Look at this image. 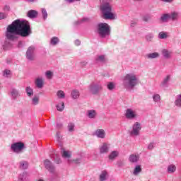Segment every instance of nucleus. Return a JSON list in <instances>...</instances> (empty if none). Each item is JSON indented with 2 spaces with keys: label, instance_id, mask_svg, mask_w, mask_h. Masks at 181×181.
I'll use <instances>...</instances> for the list:
<instances>
[{
  "label": "nucleus",
  "instance_id": "nucleus-33",
  "mask_svg": "<svg viewBox=\"0 0 181 181\" xmlns=\"http://www.w3.org/2000/svg\"><path fill=\"white\" fill-rule=\"evenodd\" d=\"M90 22V19L88 18H83L81 20L76 21L74 23L75 25H81V23H86Z\"/></svg>",
  "mask_w": 181,
  "mask_h": 181
},
{
  "label": "nucleus",
  "instance_id": "nucleus-59",
  "mask_svg": "<svg viewBox=\"0 0 181 181\" xmlns=\"http://www.w3.org/2000/svg\"><path fill=\"white\" fill-rule=\"evenodd\" d=\"M67 2H69V4H71V2H75V1H81V0H66Z\"/></svg>",
  "mask_w": 181,
  "mask_h": 181
},
{
  "label": "nucleus",
  "instance_id": "nucleus-3",
  "mask_svg": "<svg viewBox=\"0 0 181 181\" xmlns=\"http://www.w3.org/2000/svg\"><path fill=\"white\" fill-rule=\"evenodd\" d=\"M139 84V78L135 73L127 74L122 79V86L127 91L135 90V87Z\"/></svg>",
  "mask_w": 181,
  "mask_h": 181
},
{
  "label": "nucleus",
  "instance_id": "nucleus-53",
  "mask_svg": "<svg viewBox=\"0 0 181 181\" xmlns=\"http://www.w3.org/2000/svg\"><path fill=\"white\" fill-rule=\"evenodd\" d=\"M6 13H0V21H2V19H6Z\"/></svg>",
  "mask_w": 181,
  "mask_h": 181
},
{
  "label": "nucleus",
  "instance_id": "nucleus-30",
  "mask_svg": "<svg viewBox=\"0 0 181 181\" xmlns=\"http://www.w3.org/2000/svg\"><path fill=\"white\" fill-rule=\"evenodd\" d=\"M146 57L150 59H158V57H159V53L158 52L148 53L146 55Z\"/></svg>",
  "mask_w": 181,
  "mask_h": 181
},
{
  "label": "nucleus",
  "instance_id": "nucleus-36",
  "mask_svg": "<svg viewBox=\"0 0 181 181\" xmlns=\"http://www.w3.org/2000/svg\"><path fill=\"white\" fill-rule=\"evenodd\" d=\"M25 92L27 93L28 97H32V95H33V89L30 88V86H27L25 88Z\"/></svg>",
  "mask_w": 181,
  "mask_h": 181
},
{
  "label": "nucleus",
  "instance_id": "nucleus-52",
  "mask_svg": "<svg viewBox=\"0 0 181 181\" xmlns=\"http://www.w3.org/2000/svg\"><path fill=\"white\" fill-rule=\"evenodd\" d=\"M55 163L59 165V163H62V160L60 159V157H55L54 159Z\"/></svg>",
  "mask_w": 181,
  "mask_h": 181
},
{
  "label": "nucleus",
  "instance_id": "nucleus-40",
  "mask_svg": "<svg viewBox=\"0 0 181 181\" xmlns=\"http://www.w3.org/2000/svg\"><path fill=\"white\" fill-rule=\"evenodd\" d=\"M159 39H167L168 38V33L166 32H160L158 34Z\"/></svg>",
  "mask_w": 181,
  "mask_h": 181
},
{
  "label": "nucleus",
  "instance_id": "nucleus-34",
  "mask_svg": "<svg viewBox=\"0 0 181 181\" xmlns=\"http://www.w3.org/2000/svg\"><path fill=\"white\" fill-rule=\"evenodd\" d=\"M59 42H60V40L59 39V37H53L52 38H51L50 45H52V46H56V45H57Z\"/></svg>",
  "mask_w": 181,
  "mask_h": 181
},
{
  "label": "nucleus",
  "instance_id": "nucleus-49",
  "mask_svg": "<svg viewBox=\"0 0 181 181\" xmlns=\"http://www.w3.org/2000/svg\"><path fill=\"white\" fill-rule=\"evenodd\" d=\"M3 76L4 77H6V78L9 77V76H11V71L8 69L4 70Z\"/></svg>",
  "mask_w": 181,
  "mask_h": 181
},
{
  "label": "nucleus",
  "instance_id": "nucleus-6",
  "mask_svg": "<svg viewBox=\"0 0 181 181\" xmlns=\"http://www.w3.org/2000/svg\"><path fill=\"white\" fill-rule=\"evenodd\" d=\"M88 91L93 95H97L100 91H103V84L101 82H92L88 86Z\"/></svg>",
  "mask_w": 181,
  "mask_h": 181
},
{
  "label": "nucleus",
  "instance_id": "nucleus-4",
  "mask_svg": "<svg viewBox=\"0 0 181 181\" xmlns=\"http://www.w3.org/2000/svg\"><path fill=\"white\" fill-rule=\"evenodd\" d=\"M96 32L101 39H105L111 35V30L110 25L107 23H100L97 25Z\"/></svg>",
  "mask_w": 181,
  "mask_h": 181
},
{
  "label": "nucleus",
  "instance_id": "nucleus-55",
  "mask_svg": "<svg viewBox=\"0 0 181 181\" xmlns=\"http://www.w3.org/2000/svg\"><path fill=\"white\" fill-rule=\"evenodd\" d=\"M137 22L136 21H132L131 23V27L134 28V26H135V25H136Z\"/></svg>",
  "mask_w": 181,
  "mask_h": 181
},
{
  "label": "nucleus",
  "instance_id": "nucleus-7",
  "mask_svg": "<svg viewBox=\"0 0 181 181\" xmlns=\"http://www.w3.org/2000/svg\"><path fill=\"white\" fill-rule=\"evenodd\" d=\"M25 57L27 60L33 62L36 59V47L34 45L30 46L26 51Z\"/></svg>",
  "mask_w": 181,
  "mask_h": 181
},
{
  "label": "nucleus",
  "instance_id": "nucleus-28",
  "mask_svg": "<svg viewBox=\"0 0 181 181\" xmlns=\"http://www.w3.org/2000/svg\"><path fill=\"white\" fill-rule=\"evenodd\" d=\"M62 158H65L66 159H70L71 158V153L70 151H67L64 149L62 151Z\"/></svg>",
  "mask_w": 181,
  "mask_h": 181
},
{
  "label": "nucleus",
  "instance_id": "nucleus-5",
  "mask_svg": "<svg viewBox=\"0 0 181 181\" xmlns=\"http://www.w3.org/2000/svg\"><path fill=\"white\" fill-rule=\"evenodd\" d=\"M44 165L46 170H48L49 173H52L51 180H57V179H59V173L56 172V168L53 163L49 160H45L44 161Z\"/></svg>",
  "mask_w": 181,
  "mask_h": 181
},
{
  "label": "nucleus",
  "instance_id": "nucleus-46",
  "mask_svg": "<svg viewBox=\"0 0 181 181\" xmlns=\"http://www.w3.org/2000/svg\"><path fill=\"white\" fill-rule=\"evenodd\" d=\"M153 39V35L152 33H148L146 35V40L147 42H152Z\"/></svg>",
  "mask_w": 181,
  "mask_h": 181
},
{
  "label": "nucleus",
  "instance_id": "nucleus-44",
  "mask_svg": "<svg viewBox=\"0 0 181 181\" xmlns=\"http://www.w3.org/2000/svg\"><path fill=\"white\" fill-rule=\"evenodd\" d=\"M168 19H170L169 14H164L160 17V21H162V22H168Z\"/></svg>",
  "mask_w": 181,
  "mask_h": 181
},
{
  "label": "nucleus",
  "instance_id": "nucleus-10",
  "mask_svg": "<svg viewBox=\"0 0 181 181\" xmlns=\"http://www.w3.org/2000/svg\"><path fill=\"white\" fill-rule=\"evenodd\" d=\"M124 116L127 119H135L138 117V115H136V112L132 108H127Z\"/></svg>",
  "mask_w": 181,
  "mask_h": 181
},
{
  "label": "nucleus",
  "instance_id": "nucleus-50",
  "mask_svg": "<svg viewBox=\"0 0 181 181\" xmlns=\"http://www.w3.org/2000/svg\"><path fill=\"white\" fill-rule=\"evenodd\" d=\"M63 138V136L60 134V132H57V141L58 142H62V139Z\"/></svg>",
  "mask_w": 181,
  "mask_h": 181
},
{
  "label": "nucleus",
  "instance_id": "nucleus-29",
  "mask_svg": "<svg viewBox=\"0 0 181 181\" xmlns=\"http://www.w3.org/2000/svg\"><path fill=\"white\" fill-rule=\"evenodd\" d=\"M107 177H108V173L107 171L104 170L102 171V173L100 175L99 180L100 181H105L107 180Z\"/></svg>",
  "mask_w": 181,
  "mask_h": 181
},
{
  "label": "nucleus",
  "instance_id": "nucleus-41",
  "mask_svg": "<svg viewBox=\"0 0 181 181\" xmlns=\"http://www.w3.org/2000/svg\"><path fill=\"white\" fill-rule=\"evenodd\" d=\"M31 104L32 105H37V104H39V97L35 96L31 100Z\"/></svg>",
  "mask_w": 181,
  "mask_h": 181
},
{
  "label": "nucleus",
  "instance_id": "nucleus-51",
  "mask_svg": "<svg viewBox=\"0 0 181 181\" xmlns=\"http://www.w3.org/2000/svg\"><path fill=\"white\" fill-rule=\"evenodd\" d=\"M116 165L118 166V168H122V166H124V162L121 160H117Z\"/></svg>",
  "mask_w": 181,
  "mask_h": 181
},
{
  "label": "nucleus",
  "instance_id": "nucleus-27",
  "mask_svg": "<svg viewBox=\"0 0 181 181\" xmlns=\"http://www.w3.org/2000/svg\"><path fill=\"white\" fill-rule=\"evenodd\" d=\"M174 104L176 107H179L180 108L181 107V94L176 95Z\"/></svg>",
  "mask_w": 181,
  "mask_h": 181
},
{
  "label": "nucleus",
  "instance_id": "nucleus-48",
  "mask_svg": "<svg viewBox=\"0 0 181 181\" xmlns=\"http://www.w3.org/2000/svg\"><path fill=\"white\" fill-rule=\"evenodd\" d=\"M170 19H172V21H176L177 19V13H172L171 14H169Z\"/></svg>",
  "mask_w": 181,
  "mask_h": 181
},
{
  "label": "nucleus",
  "instance_id": "nucleus-19",
  "mask_svg": "<svg viewBox=\"0 0 181 181\" xmlns=\"http://www.w3.org/2000/svg\"><path fill=\"white\" fill-rule=\"evenodd\" d=\"M86 117L90 119H95V118H97V111L95 110H87Z\"/></svg>",
  "mask_w": 181,
  "mask_h": 181
},
{
  "label": "nucleus",
  "instance_id": "nucleus-2",
  "mask_svg": "<svg viewBox=\"0 0 181 181\" xmlns=\"http://www.w3.org/2000/svg\"><path fill=\"white\" fill-rule=\"evenodd\" d=\"M112 0H100V11L103 19L115 21L117 13L112 12V6L110 4Z\"/></svg>",
  "mask_w": 181,
  "mask_h": 181
},
{
  "label": "nucleus",
  "instance_id": "nucleus-62",
  "mask_svg": "<svg viewBox=\"0 0 181 181\" xmlns=\"http://www.w3.org/2000/svg\"><path fill=\"white\" fill-rule=\"evenodd\" d=\"M1 88H2V86H1V84H0V90H1Z\"/></svg>",
  "mask_w": 181,
  "mask_h": 181
},
{
  "label": "nucleus",
  "instance_id": "nucleus-18",
  "mask_svg": "<svg viewBox=\"0 0 181 181\" xmlns=\"http://www.w3.org/2000/svg\"><path fill=\"white\" fill-rule=\"evenodd\" d=\"M18 181H29V173L23 172L18 175Z\"/></svg>",
  "mask_w": 181,
  "mask_h": 181
},
{
  "label": "nucleus",
  "instance_id": "nucleus-16",
  "mask_svg": "<svg viewBox=\"0 0 181 181\" xmlns=\"http://www.w3.org/2000/svg\"><path fill=\"white\" fill-rule=\"evenodd\" d=\"M100 153H108L110 151V144L107 143H103L99 148Z\"/></svg>",
  "mask_w": 181,
  "mask_h": 181
},
{
  "label": "nucleus",
  "instance_id": "nucleus-12",
  "mask_svg": "<svg viewBox=\"0 0 181 181\" xmlns=\"http://www.w3.org/2000/svg\"><path fill=\"white\" fill-rule=\"evenodd\" d=\"M171 78H172V76L170 75L165 76L160 83V88H168V87H169V82L170 81Z\"/></svg>",
  "mask_w": 181,
  "mask_h": 181
},
{
  "label": "nucleus",
  "instance_id": "nucleus-8",
  "mask_svg": "<svg viewBox=\"0 0 181 181\" xmlns=\"http://www.w3.org/2000/svg\"><path fill=\"white\" fill-rule=\"evenodd\" d=\"M11 149L15 153H22L24 149H26V146L23 142L19 141L11 144Z\"/></svg>",
  "mask_w": 181,
  "mask_h": 181
},
{
  "label": "nucleus",
  "instance_id": "nucleus-11",
  "mask_svg": "<svg viewBox=\"0 0 181 181\" xmlns=\"http://www.w3.org/2000/svg\"><path fill=\"white\" fill-rule=\"evenodd\" d=\"M83 160H84V155H83V153H78L77 158L74 159H68V163L80 165V163H83Z\"/></svg>",
  "mask_w": 181,
  "mask_h": 181
},
{
  "label": "nucleus",
  "instance_id": "nucleus-45",
  "mask_svg": "<svg viewBox=\"0 0 181 181\" xmlns=\"http://www.w3.org/2000/svg\"><path fill=\"white\" fill-rule=\"evenodd\" d=\"M151 21V16L150 15H144L142 16V21L143 22H149Z\"/></svg>",
  "mask_w": 181,
  "mask_h": 181
},
{
  "label": "nucleus",
  "instance_id": "nucleus-47",
  "mask_svg": "<svg viewBox=\"0 0 181 181\" xmlns=\"http://www.w3.org/2000/svg\"><path fill=\"white\" fill-rule=\"evenodd\" d=\"M155 146H156V144L155 142H151L148 144L147 149H148V151H152V149H153Z\"/></svg>",
  "mask_w": 181,
  "mask_h": 181
},
{
  "label": "nucleus",
  "instance_id": "nucleus-21",
  "mask_svg": "<svg viewBox=\"0 0 181 181\" xmlns=\"http://www.w3.org/2000/svg\"><path fill=\"white\" fill-rule=\"evenodd\" d=\"M139 158L138 154H131L129 156V162H130V163H137L139 162Z\"/></svg>",
  "mask_w": 181,
  "mask_h": 181
},
{
  "label": "nucleus",
  "instance_id": "nucleus-22",
  "mask_svg": "<svg viewBox=\"0 0 181 181\" xmlns=\"http://www.w3.org/2000/svg\"><path fill=\"white\" fill-rule=\"evenodd\" d=\"M177 168L175 164H170L167 166V173L169 175H173L177 170Z\"/></svg>",
  "mask_w": 181,
  "mask_h": 181
},
{
  "label": "nucleus",
  "instance_id": "nucleus-39",
  "mask_svg": "<svg viewBox=\"0 0 181 181\" xmlns=\"http://www.w3.org/2000/svg\"><path fill=\"white\" fill-rule=\"evenodd\" d=\"M53 71H47L45 72V77L48 79V80H52L53 78Z\"/></svg>",
  "mask_w": 181,
  "mask_h": 181
},
{
  "label": "nucleus",
  "instance_id": "nucleus-25",
  "mask_svg": "<svg viewBox=\"0 0 181 181\" xmlns=\"http://www.w3.org/2000/svg\"><path fill=\"white\" fill-rule=\"evenodd\" d=\"M27 16L30 19H35V18L37 16V11L35 10H30L27 13Z\"/></svg>",
  "mask_w": 181,
  "mask_h": 181
},
{
  "label": "nucleus",
  "instance_id": "nucleus-1",
  "mask_svg": "<svg viewBox=\"0 0 181 181\" xmlns=\"http://www.w3.org/2000/svg\"><path fill=\"white\" fill-rule=\"evenodd\" d=\"M17 35H20L23 37H28V36L32 35L29 22L17 19L8 25L6 31V37L8 40H15V39L18 38L16 37Z\"/></svg>",
  "mask_w": 181,
  "mask_h": 181
},
{
  "label": "nucleus",
  "instance_id": "nucleus-61",
  "mask_svg": "<svg viewBox=\"0 0 181 181\" xmlns=\"http://www.w3.org/2000/svg\"><path fill=\"white\" fill-rule=\"evenodd\" d=\"M22 45H23L22 42L19 41L18 45V47H22Z\"/></svg>",
  "mask_w": 181,
  "mask_h": 181
},
{
  "label": "nucleus",
  "instance_id": "nucleus-13",
  "mask_svg": "<svg viewBox=\"0 0 181 181\" xmlns=\"http://www.w3.org/2000/svg\"><path fill=\"white\" fill-rule=\"evenodd\" d=\"M95 136L97 138H100V139H105V136H107V134L105 133V130L103 129H98L94 132Z\"/></svg>",
  "mask_w": 181,
  "mask_h": 181
},
{
  "label": "nucleus",
  "instance_id": "nucleus-43",
  "mask_svg": "<svg viewBox=\"0 0 181 181\" xmlns=\"http://www.w3.org/2000/svg\"><path fill=\"white\" fill-rule=\"evenodd\" d=\"M41 12L43 20L46 21L47 19V11H46V8H42Z\"/></svg>",
  "mask_w": 181,
  "mask_h": 181
},
{
  "label": "nucleus",
  "instance_id": "nucleus-14",
  "mask_svg": "<svg viewBox=\"0 0 181 181\" xmlns=\"http://www.w3.org/2000/svg\"><path fill=\"white\" fill-rule=\"evenodd\" d=\"M35 84L37 88L42 89L45 86V81L43 80V77L38 76L35 80Z\"/></svg>",
  "mask_w": 181,
  "mask_h": 181
},
{
  "label": "nucleus",
  "instance_id": "nucleus-15",
  "mask_svg": "<svg viewBox=\"0 0 181 181\" xmlns=\"http://www.w3.org/2000/svg\"><path fill=\"white\" fill-rule=\"evenodd\" d=\"M10 93L12 100H18L21 96V91L15 88H12Z\"/></svg>",
  "mask_w": 181,
  "mask_h": 181
},
{
  "label": "nucleus",
  "instance_id": "nucleus-56",
  "mask_svg": "<svg viewBox=\"0 0 181 181\" xmlns=\"http://www.w3.org/2000/svg\"><path fill=\"white\" fill-rule=\"evenodd\" d=\"M36 1L37 0H26V1L28 2L29 4H33V2H36Z\"/></svg>",
  "mask_w": 181,
  "mask_h": 181
},
{
  "label": "nucleus",
  "instance_id": "nucleus-17",
  "mask_svg": "<svg viewBox=\"0 0 181 181\" xmlns=\"http://www.w3.org/2000/svg\"><path fill=\"white\" fill-rule=\"evenodd\" d=\"M118 156H119V151H117V150L112 151L110 153V154L108 155V159L111 162H114V160H115V159H117V158H118Z\"/></svg>",
  "mask_w": 181,
  "mask_h": 181
},
{
  "label": "nucleus",
  "instance_id": "nucleus-42",
  "mask_svg": "<svg viewBox=\"0 0 181 181\" xmlns=\"http://www.w3.org/2000/svg\"><path fill=\"white\" fill-rule=\"evenodd\" d=\"M76 127V125L74 124V123L73 122H70L68 124V131L69 132H73L74 131V127Z\"/></svg>",
  "mask_w": 181,
  "mask_h": 181
},
{
  "label": "nucleus",
  "instance_id": "nucleus-37",
  "mask_svg": "<svg viewBox=\"0 0 181 181\" xmlns=\"http://www.w3.org/2000/svg\"><path fill=\"white\" fill-rule=\"evenodd\" d=\"M56 107L57 111H59L60 112H62V111L64 110V102L59 103L56 105Z\"/></svg>",
  "mask_w": 181,
  "mask_h": 181
},
{
  "label": "nucleus",
  "instance_id": "nucleus-31",
  "mask_svg": "<svg viewBox=\"0 0 181 181\" xmlns=\"http://www.w3.org/2000/svg\"><path fill=\"white\" fill-rule=\"evenodd\" d=\"M141 172H142V168L141 167V165H137L134 168L133 175H134V176H138V174L141 173Z\"/></svg>",
  "mask_w": 181,
  "mask_h": 181
},
{
  "label": "nucleus",
  "instance_id": "nucleus-38",
  "mask_svg": "<svg viewBox=\"0 0 181 181\" xmlns=\"http://www.w3.org/2000/svg\"><path fill=\"white\" fill-rule=\"evenodd\" d=\"M107 88L110 91H112V90H115V83L114 82H109V83H107Z\"/></svg>",
  "mask_w": 181,
  "mask_h": 181
},
{
  "label": "nucleus",
  "instance_id": "nucleus-9",
  "mask_svg": "<svg viewBox=\"0 0 181 181\" xmlns=\"http://www.w3.org/2000/svg\"><path fill=\"white\" fill-rule=\"evenodd\" d=\"M141 129H142V124L136 122L132 126V129L129 131V134L130 136H139Z\"/></svg>",
  "mask_w": 181,
  "mask_h": 181
},
{
  "label": "nucleus",
  "instance_id": "nucleus-24",
  "mask_svg": "<svg viewBox=\"0 0 181 181\" xmlns=\"http://www.w3.org/2000/svg\"><path fill=\"white\" fill-rule=\"evenodd\" d=\"M29 168V163L25 160H22L19 163V169L21 170H26Z\"/></svg>",
  "mask_w": 181,
  "mask_h": 181
},
{
  "label": "nucleus",
  "instance_id": "nucleus-58",
  "mask_svg": "<svg viewBox=\"0 0 181 181\" xmlns=\"http://www.w3.org/2000/svg\"><path fill=\"white\" fill-rule=\"evenodd\" d=\"M62 127H63V124H62V123L57 124V128H62Z\"/></svg>",
  "mask_w": 181,
  "mask_h": 181
},
{
  "label": "nucleus",
  "instance_id": "nucleus-35",
  "mask_svg": "<svg viewBox=\"0 0 181 181\" xmlns=\"http://www.w3.org/2000/svg\"><path fill=\"white\" fill-rule=\"evenodd\" d=\"M57 97L60 100H63L64 98H66V94L63 90H58L57 92Z\"/></svg>",
  "mask_w": 181,
  "mask_h": 181
},
{
  "label": "nucleus",
  "instance_id": "nucleus-54",
  "mask_svg": "<svg viewBox=\"0 0 181 181\" xmlns=\"http://www.w3.org/2000/svg\"><path fill=\"white\" fill-rule=\"evenodd\" d=\"M81 44V42H80V40H75V45L76 46H80Z\"/></svg>",
  "mask_w": 181,
  "mask_h": 181
},
{
  "label": "nucleus",
  "instance_id": "nucleus-20",
  "mask_svg": "<svg viewBox=\"0 0 181 181\" xmlns=\"http://www.w3.org/2000/svg\"><path fill=\"white\" fill-rule=\"evenodd\" d=\"M161 54L164 59H169L172 57V51L168 50V49H163L161 51Z\"/></svg>",
  "mask_w": 181,
  "mask_h": 181
},
{
  "label": "nucleus",
  "instance_id": "nucleus-60",
  "mask_svg": "<svg viewBox=\"0 0 181 181\" xmlns=\"http://www.w3.org/2000/svg\"><path fill=\"white\" fill-rule=\"evenodd\" d=\"M161 1H163V2H167V3H170L173 1V0H161Z\"/></svg>",
  "mask_w": 181,
  "mask_h": 181
},
{
  "label": "nucleus",
  "instance_id": "nucleus-26",
  "mask_svg": "<svg viewBox=\"0 0 181 181\" xmlns=\"http://www.w3.org/2000/svg\"><path fill=\"white\" fill-rule=\"evenodd\" d=\"M152 98L155 104H160V95L158 93H154L152 96Z\"/></svg>",
  "mask_w": 181,
  "mask_h": 181
},
{
  "label": "nucleus",
  "instance_id": "nucleus-57",
  "mask_svg": "<svg viewBox=\"0 0 181 181\" xmlns=\"http://www.w3.org/2000/svg\"><path fill=\"white\" fill-rule=\"evenodd\" d=\"M81 64L83 66H86V65L88 64V62H86V61H83V62H81Z\"/></svg>",
  "mask_w": 181,
  "mask_h": 181
},
{
  "label": "nucleus",
  "instance_id": "nucleus-32",
  "mask_svg": "<svg viewBox=\"0 0 181 181\" xmlns=\"http://www.w3.org/2000/svg\"><path fill=\"white\" fill-rule=\"evenodd\" d=\"M98 63H104L105 62V55H98L95 58Z\"/></svg>",
  "mask_w": 181,
  "mask_h": 181
},
{
  "label": "nucleus",
  "instance_id": "nucleus-23",
  "mask_svg": "<svg viewBox=\"0 0 181 181\" xmlns=\"http://www.w3.org/2000/svg\"><path fill=\"white\" fill-rule=\"evenodd\" d=\"M71 97L73 100H78V98H80V90L77 89L72 90Z\"/></svg>",
  "mask_w": 181,
  "mask_h": 181
}]
</instances>
